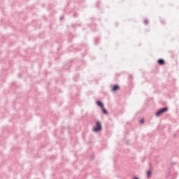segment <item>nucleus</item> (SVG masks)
<instances>
[{
  "label": "nucleus",
  "instance_id": "obj_1",
  "mask_svg": "<svg viewBox=\"0 0 179 179\" xmlns=\"http://www.w3.org/2000/svg\"><path fill=\"white\" fill-rule=\"evenodd\" d=\"M103 129V127L101 126V122L100 121H96L95 126L94 127V132H100Z\"/></svg>",
  "mask_w": 179,
  "mask_h": 179
},
{
  "label": "nucleus",
  "instance_id": "obj_2",
  "mask_svg": "<svg viewBox=\"0 0 179 179\" xmlns=\"http://www.w3.org/2000/svg\"><path fill=\"white\" fill-rule=\"evenodd\" d=\"M166 111H169V107L166 106L162 108L155 113V115L156 117H160V115L164 114V113H166Z\"/></svg>",
  "mask_w": 179,
  "mask_h": 179
},
{
  "label": "nucleus",
  "instance_id": "obj_3",
  "mask_svg": "<svg viewBox=\"0 0 179 179\" xmlns=\"http://www.w3.org/2000/svg\"><path fill=\"white\" fill-rule=\"evenodd\" d=\"M117 90H120V85H118L117 84L111 85L110 92H117Z\"/></svg>",
  "mask_w": 179,
  "mask_h": 179
},
{
  "label": "nucleus",
  "instance_id": "obj_4",
  "mask_svg": "<svg viewBox=\"0 0 179 179\" xmlns=\"http://www.w3.org/2000/svg\"><path fill=\"white\" fill-rule=\"evenodd\" d=\"M96 106H98V107H100V108L104 107V103H103L102 101L100 100L96 101Z\"/></svg>",
  "mask_w": 179,
  "mask_h": 179
},
{
  "label": "nucleus",
  "instance_id": "obj_5",
  "mask_svg": "<svg viewBox=\"0 0 179 179\" xmlns=\"http://www.w3.org/2000/svg\"><path fill=\"white\" fill-rule=\"evenodd\" d=\"M157 64L158 65H164V64H166V62L163 59H159L157 60Z\"/></svg>",
  "mask_w": 179,
  "mask_h": 179
},
{
  "label": "nucleus",
  "instance_id": "obj_6",
  "mask_svg": "<svg viewBox=\"0 0 179 179\" xmlns=\"http://www.w3.org/2000/svg\"><path fill=\"white\" fill-rule=\"evenodd\" d=\"M101 109L102 111V114H104V115H107L108 114V110H107V109H106V108H104V106L101 108Z\"/></svg>",
  "mask_w": 179,
  "mask_h": 179
},
{
  "label": "nucleus",
  "instance_id": "obj_7",
  "mask_svg": "<svg viewBox=\"0 0 179 179\" xmlns=\"http://www.w3.org/2000/svg\"><path fill=\"white\" fill-rule=\"evenodd\" d=\"M150 177H152V171L148 170L147 171V178H150Z\"/></svg>",
  "mask_w": 179,
  "mask_h": 179
},
{
  "label": "nucleus",
  "instance_id": "obj_8",
  "mask_svg": "<svg viewBox=\"0 0 179 179\" xmlns=\"http://www.w3.org/2000/svg\"><path fill=\"white\" fill-rule=\"evenodd\" d=\"M143 23H144V24H145V26H148V24H149V21H148V20H144V21H143Z\"/></svg>",
  "mask_w": 179,
  "mask_h": 179
},
{
  "label": "nucleus",
  "instance_id": "obj_9",
  "mask_svg": "<svg viewBox=\"0 0 179 179\" xmlns=\"http://www.w3.org/2000/svg\"><path fill=\"white\" fill-rule=\"evenodd\" d=\"M139 122H140V124H144L145 123V120L141 119V120H139Z\"/></svg>",
  "mask_w": 179,
  "mask_h": 179
},
{
  "label": "nucleus",
  "instance_id": "obj_10",
  "mask_svg": "<svg viewBox=\"0 0 179 179\" xmlns=\"http://www.w3.org/2000/svg\"><path fill=\"white\" fill-rule=\"evenodd\" d=\"M129 80H132L134 79V77L132 76V75L129 76Z\"/></svg>",
  "mask_w": 179,
  "mask_h": 179
},
{
  "label": "nucleus",
  "instance_id": "obj_11",
  "mask_svg": "<svg viewBox=\"0 0 179 179\" xmlns=\"http://www.w3.org/2000/svg\"><path fill=\"white\" fill-rule=\"evenodd\" d=\"M95 44H99V38H95Z\"/></svg>",
  "mask_w": 179,
  "mask_h": 179
},
{
  "label": "nucleus",
  "instance_id": "obj_12",
  "mask_svg": "<svg viewBox=\"0 0 179 179\" xmlns=\"http://www.w3.org/2000/svg\"><path fill=\"white\" fill-rule=\"evenodd\" d=\"M171 166H177V162H173L171 164Z\"/></svg>",
  "mask_w": 179,
  "mask_h": 179
},
{
  "label": "nucleus",
  "instance_id": "obj_13",
  "mask_svg": "<svg viewBox=\"0 0 179 179\" xmlns=\"http://www.w3.org/2000/svg\"><path fill=\"white\" fill-rule=\"evenodd\" d=\"M99 3H100V1H97L96 3V6L97 8H99Z\"/></svg>",
  "mask_w": 179,
  "mask_h": 179
},
{
  "label": "nucleus",
  "instance_id": "obj_14",
  "mask_svg": "<svg viewBox=\"0 0 179 179\" xmlns=\"http://www.w3.org/2000/svg\"><path fill=\"white\" fill-rule=\"evenodd\" d=\"M60 20H64V16L60 17Z\"/></svg>",
  "mask_w": 179,
  "mask_h": 179
},
{
  "label": "nucleus",
  "instance_id": "obj_15",
  "mask_svg": "<svg viewBox=\"0 0 179 179\" xmlns=\"http://www.w3.org/2000/svg\"><path fill=\"white\" fill-rule=\"evenodd\" d=\"M73 16H74V17H76V16H78V13L73 14Z\"/></svg>",
  "mask_w": 179,
  "mask_h": 179
},
{
  "label": "nucleus",
  "instance_id": "obj_16",
  "mask_svg": "<svg viewBox=\"0 0 179 179\" xmlns=\"http://www.w3.org/2000/svg\"><path fill=\"white\" fill-rule=\"evenodd\" d=\"M161 23H162V24H164V21L161 20Z\"/></svg>",
  "mask_w": 179,
  "mask_h": 179
},
{
  "label": "nucleus",
  "instance_id": "obj_17",
  "mask_svg": "<svg viewBox=\"0 0 179 179\" xmlns=\"http://www.w3.org/2000/svg\"><path fill=\"white\" fill-rule=\"evenodd\" d=\"M133 179H139V178L136 176V177L133 178Z\"/></svg>",
  "mask_w": 179,
  "mask_h": 179
},
{
  "label": "nucleus",
  "instance_id": "obj_18",
  "mask_svg": "<svg viewBox=\"0 0 179 179\" xmlns=\"http://www.w3.org/2000/svg\"><path fill=\"white\" fill-rule=\"evenodd\" d=\"M94 159V157H91V160H93Z\"/></svg>",
  "mask_w": 179,
  "mask_h": 179
},
{
  "label": "nucleus",
  "instance_id": "obj_19",
  "mask_svg": "<svg viewBox=\"0 0 179 179\" xmlns=\"http://www.w3.org/2000/svg\"><path fill=\"white\" fill-rule=\"evenodd\" d=\"M72 29H75V25L71 26Z\"/></svg>",
  "mask_w": 179,
  "mask_h": 179
},
{
  "label": "nucleus",
  "instance_id": "obj_20",
  "mask_svg": "<svg viewBox=\"0 0 179 179\" xmlns=\"http://www.w3.org/2000/svg\"><path fill=\"white\" fill-rule=\"evenodd\" d=\"M125 144H126V145H128V141H126V142H125Z\"/></svg>",
  "mask_w": 179,
  "mask_h": 179
}]
</instances>
